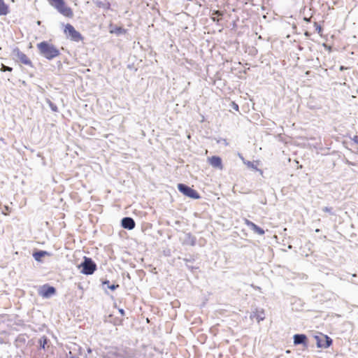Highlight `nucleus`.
<instances>
[{
  "label": "nucleus",
  "instance_id": "f257e3e1",
  "mask_svg": "<svg viewBox=\"0 0 358 358\" xmlns=\"http://www.w3.org/2000/svg\"><path fill=\"white\" fill-rule=\"evenodd\" d=\"M38 54L48 61H52L61 55L59 48L48 41H42L36 44Z\"/></svg>",
  "mask_w": 358,
  "mask_h": 358
},
{
  "label": "nucleus",
  "instance_id": "f03ea898",
  "mask_svg": "<svg viewBox=\"0 0 358 358\" xmlns=\"http://www.w3.org/2000/svg\"><path fill=\"white\" fill-rule=\"evenodd\" d=\"M78 268L80 270L81 273L90 275H92L96 271L97 265L91 257L85 256L83 261L79 264Z\"/></svg>",
  "mask_w": 358,
  "mask_h": 358
},
{
  "label": "nucleus",
  "instance_id": "7ed1b4c3",
  "mask_svg": "<svg viewBox=\"0 0 358 358\" xmlns=\"http://www.w3.org/2000/svg\"><path fill=\"white\" fill-rule=\"evenodd\" d=\"M177 189L183 196L191 199L197 200L201 198L200 194L194 189L185 183H178Z\"/></svg>",
  "mask_w": 358,
  "mask_h": 358
},
{
  "label": "nucleus",
  "instance_id": "20e7f679",
  "mask_svg": "<svg viewBox=\"0 0 358 358\" xmlns=\"http://www.w3.org/2000/svg\"><path fill=\"white\" fill-rule=\"evenodd\" d=\"M316 341V347L321 349H327L333 345V339L327 334L318 332L313 336Z\"/></svg>",
  "mask_w": 358,
  "mask_h": 358
},
{
  "label": "nucleus",
  "instance_id": "39448f33",
  "mask_svg": "<svg viewBox=\"0 0 358 358\" xmlns=\"http://www.w3.org/2000/svg\"><path fill=\"white\" fill-rule=\"evenodd\" d=\"M11 57L15 62H20L30 67H34L31 59L28 58V57L24 52H22L18 47H15L13 48L11 52Z\"/></svg>",
  "mask_w": 358,
  "mask_h": 358
},
{
  "label": "nucleus",
  "instance_id": "423d86ee",
  "mask_svg": "<svg viewBox=\"0 0 358 358\" xmlns=\"http://www.w3.org/2000/svg\"><path fill=\"white\" fill-rule=\"evenodd\" d=\"M64 33L68 38L73 42L82 41L84 39L83 35L69 23L64 26Z\"/></svg>",
  "mask_w": 358,
  "mask_h": 358
},
{
  "label": "nucleus",
  "instance_id": "0eeeda50",
  "mask_svg": "<svg viewBox=\"0 0 358 358\" xmlns=\"http://www.w3.org/2000/svg\"><path fill=\"white\" fill-rule=\"evenodd\" d=\"M103 358H124L122 352L114 346L106 347L101 353Z\"/></svg>",
  "mask_w": 358,
  "mask_h": 358
},
{
  "label": "nucleus",
  "instance_id": "6e6552de",
  "mask_svg": "<svg viewBox=\"0 0 358 358\" xmlns=\"http://www.w3.org/2000/svg\"><path fill=\"white\" fill-rule=\"evenodd\" d=\"M293 345L294 346L302 345L303 350H307L309 347V339L305 334H295L293 337Z\"/></svg>",
  "mask_w": 358,
  "mask_h": 358
},
{
  "label": "nucleus",
  "instance_id": "1a4fd4ad",
  "mask_svg": "<svg viewBox=\"0 0 358 358\" xmlns=\"http://www.w3.org/2000/svg\"><path fill=\"white\" fill-rule=\"evenodd\" d=\"M56 293V288L48 283L41 286L38 291V294L44 299H49L51 296L55 295Z\"/></svg>",
  "mask_w": 358,
  "mask_h": 358
},
{
  "label": "nucleus",
  "instance_id": "9d476101",
  "mask_svg": "<svg viewBox=\"0 0 358 358\" xmlns=\"http://www.w3.org/2000/svg\"><path fill=\"white\" fill-rule=\"evenodd\" d=\"M207 161L208 164L214 169L218 170H222L224 169L222 159L218 155H213L211 157H208Z\"/></svg>",
  "mask_w": 358,
  "mask_h": 358
},
{
  "label": "nucleus",
  "instance_id": "9b49d317",
  "mask_svg": "<svg viewBox=\"0 0 358 358\" xmlns=\"http://www.w3.org/2000/svg\"><path fill=\"white\" fill-rule=\"evenodd\" d=\"M51 256V253L46 250H39V249H34L32 252V257L34 259V260L37 262L42 263L43 262V258L45 257H50Z\"/></svg>",
  "mask_w": 358,
  "mask_h": 358
},
{
  "label": "nucleus",
  "instance_id": "f8f14e48",
  "mask_svg": "<svg viewBox=\"0 0 358 358\" xmlns=\"http://www.w3.org/2000/svg\"><path fill=\"white\" fill-rule=\"evenodd\" d=\"M120 226L124 229L132 230L136 227V222L131 217H124L120 221Z\"/></svg>",
  "mask_w": 358,
  "mask_h": 358
},
{
  "label": "nucleus",
  "instance_id": "ddd939ff",
  "mask_svg": "<svg viewBox=\"0 0 358 358\" xmlns=\"http://www.w3.org/2000/svg\"><path fill=\"white\" fill-rule=\"evenodd\" d=\"M57 10L66 17L71 18L73 13L71 7L66 6V3L56 8Z\"/></svg>",
  "mask_w": 358,
  "mask_h": 358
},
{
  "label": "nucleus",
  "instance_id": "4468645a",
  "mask_svg": "<svg viewBox=\"0 0 358 358\" xmlns=\"http://www.w3.org/2000/svg\"><path fill=\"white\" fill-rule=\"evenodd\" d=\"M120 285L116 283L110 284V281L108 279L101 280V287L104 290L106 294H108L107 289H110L113 292L116 290Z\"/></svg>",
  "mask_w": 358,
  "mask_h": 358
},
{
  "label": "nucleus",
  "instance_id": "2eb2a0df",
  "mask_svg": "<svg viewBox=\"0 0 358 358\" xmlns=\"http://www.w3.org/2000/svg\"><path fill=\"white\" fill-rule=\"evenodd\" d=\"M182 244L183 245L195 246L196 244V238L190 232L185 233V238Z\"/></svg>",
  "mask_w": 358,
  "mask_h": 358
},
{
  "label": "nucleus",
  "instance_id": "dca6fc26",
  "mask_svg": "<svg viewBox=\"0 0 358 358\" xmlns=\"http://www.w3.org/2000/svg\"><path fill=\"white\" fill-rule=\"evenodd\" d=\"M50 343V339L46 336H41L38 340V350H43L44 351L48 350L50 346L48 345V343Z\"/></svg>",
  "mask_w": 358,
  "mask_h": 358
},
{
  "label": "nucleus",
  "instance_id": "f3484780",
  "mask_svg": "<svg viewBox=\"0 0 358 358\" xmlns=\"http://www.w3.org/2000/svg\"><path fill=\"white\" fill-rule=\"evenodd\" d=\"M29 336L26 334H21L15 340V344L17 348H22L25 345Z\"/></svg>",
  "mask_w": 358,
  "mask_h": 358
},
{
  "label": "nucleus",
  "instance_id": "a211bd4d",
  "mask_svg": "<svg viewBox=\"0 0 358 358\" xmlns=\"http://www.w3.org/2000/svg\"><path fill=\"white\" fill-rule=\"evenodd\" d=\"M109 31L110 34H115L117 36H120L126 34L127 33V29L116 25L113 27L112 24H110Z\"/></svg>",
  "mask_w": 358,
  "mask_h": 358
},
{
  "label": "nucleus",
  "instance_id": "6ab92c4d",
  "mask_svg": "<svg viewBox=\"0 0 358 358\" xmlns=\"http://www.w3.org/2000/svg\"><path fill=\"white\" fill-rule=\"evenodd\" d=\"M94 3L97 7H99L100 8H103L104 10H109L111 9L110 3L106 0H103V1L97 0V1H94Z\"/></svg>",
  "mask_w": 358,
  "mask_h": 358
},
{
  "label": "nucleus",
  "instance_id": "aec40b11",
  "mask_svg": "<svg viewBox=\"0 0 358 358\" xmlns=\"http://www.w3.org/2000/svg\"><path fill=\"white\" fill-rule=\"evenodd\" d=\"M250 317L251 318L255 317L257 322H260L261 321H263L265 319V314H264V310L262 309L261 311H259L257 310L256 311L251 313Z\"/></svg>",
  "mask_w": 358,
  "mask_h": 358
},
{
  "label": "nucleus",
  "instance_id": "412c9836",
  "mask_svg": "<svg viewBox=\"0 0 358 358\" xmlns=\"http://www.w3.org/2000/svg\"><path fill=\"white\" fill-rule=\"evenodd\" d=\"M9 6L3 0H0V15H6L9 13Z\"/></svg>",
  "mask_w": 358,
  "mask_h": 358
},
{
  "label": "nucleus",
  "instance_id": "4be33fe9",
  "mask_svg": "<svg viewBox=\"0 0 358 358\" xmlns=\"http://www.w3.org/2000/svg\"><path fill=\"white\" fill-rule=\"evenodd\" d=\"M243 160V163L247 165V166L250 169H252L256 171H258L261 175H263V171L257 167V165L254 164V162L250 161H245L243 157H241Z\"/></svg>",
  "mask_w": 358,
  "mask_h": 358
},
{
  "label": "nucleus",
  "instance_id": "5701e85b",
  "mask_svg": "<svg viewBox=\"0 0 358 358\" xmlns=\"http://www.w3.org/2000/svg\"><path fill=\"white\" fill-rule=\"evenodd\" d=\"M55 9L65 3L64 0H48Z\"/></svg>",
  "mask_w": 358,
  "mask_h": 358
},
{
  "label": "nucleus",
  "instance_id": "b1692460",
  "mask_svg": "<svg viewBox=\"0 0 358 358\" xmlns=\"http://www.w3.org/2000/svg\"><path fill=\"white\" fill-rule=\"evenodd\" d=\"M46 103L48 104L52 112L57 113L59 111L57 106L51 101L49 99H46Z\"/></svg>",
  "mask_w": 358,
  "mask_h": 358
},
{
  "label": "nucleus",
  "instance_id": "393cba45",
  "mask_svg": "<svg viewBox=\"0 0 358 358\" xmlns=\"http://www.w3.org/2000/svg\"><path fill=\"white\" fill-rule=\"evenodd\" d=\"M252 231L259 236H263L265 234L264 229L257 224L255 225Z\"/></svg>",
  "mask_w": 358,
  "mask_h": 358
},
{
  "label": "nucleus",
  "instance_id": "a878e982",
  "mask_svg": "<svg viewBox=\"0 0 358 358\" xmlns=\"http://www.w3.org/2000/svg\"><path fill=\"white\" fill-rule=\"evenodd\" d=\"M185 266L188 270H189L192 273H194L196 271L199 269V266H194L188 264H185Z\"/></svg>",
  "mask_w": 358,
  "mask_h": 358
},
{
  "label": "nucleus",
  "instance_id": "bb28decb",
  "mask_svg": "<svg viewBox=\"0 0 358 358\" xmlns=\"http://www.w3.org/2000/svg\"><path fill=\"white\" fill-rule=\"evenodd\" d=\"M182 260L185 262V264H189V263H193L195 261V258L193 255H189V257H185L182 259Z\"/></svg>",
  "mask_w": 358,
  "mask_h": 358
},
{
  "label": "nucleus",
  "instance_id": "cd10ccee",
  "mask_svg": "<svg viewBox=\"0 0 358 358\" xmlns=\"http://www.w3.org/2000/svg\"><path fill=\"white\" fill-rule=\"evenodd\" d=\"M0 70L2 72H6V71L11 72L13 71V68L2 64Z\"/></svg>",
  "mask_w": 358,
  "mask_h": 358
},
{
  "label": "nucleus",
  "instance_id": "c85d7f7f",
  "mask_svg": "<svg viewBox=\"0 0 358 358\" xmlns=\"http://www.w3.org/2000/svg\"><path fill=\"white\" fill-rule=\"evenodd\" d=\"M322 211L328 213L331 215H335L334 212L333 211V208L331 207L325 206L322 208Z\"/></svg>",
  "mask_w": 358,
  "mask_h": 358
},
{
  "label": "nucleus",
  "instance_id": "c756f323",
  "mask_svg": "<svg viewBox=\"0 0 358 358\" xmlns=\"http://www.w3.org/2000/svg\"><path fill=\"white\" fill-rule=\"evenodd\" d=\"M314 27H315V31L318 33V34H321L323 31V28L317 22H315L314 23Z\"/></svg>",
  "mask_w": 358,
  "mask_h": 358
},
{
  "label": "nucleus",
  "instance_id": "7c9ffc66",
  "mask_svg": "<svg viewBox=\"0 0 358 358\" xmlns=\"http://www.w3.org/2000/svg\"><path fill=\"white\" fill-rule=\"evenodd\" d=\"M245 224L252 231L253 230L254 227L256 225L255 223L248 220H245Z\"/></svg>",
  "mask_w": 358,
  "mask_h": 358
},
{
  "label": "nucleus",
  "instance_id": "2f4dec72",
  "mask_svg": "<svg viewBox=\"0 0 358 358\" xmlns=\"http://www.w3.org/2000/svg\"><path fill=\"white\" fill-rule=\"evenodd\" d=\"M229 106L232 109L235 110L236 111L239 110V106L235 101H231Z\"/></svg>",
  "mask_w": 358,
  "mask_h": 358
},
{
  "label": "nucleus",
  "instance_id": "473e14b6",
  "mask_svg": "<svg viewBox=\"0 0 358 358\" xmlns=\"http://www.w3.org/2000/svg\"><path fill=\"white\" fill-rule=\"evenodd\" d=\"M74 351H78L80 355H82V348L76 344H73V348H72Z\"/></svg>",
  "mask_w": 358,
  "mask_h": 358
},
{
  "label": "nucleus",
  "instance_id": "72a5a7b5",
  "mask_svg": "<svg viewBox=\"0 0 358 358\" xmlns=\"http://www.w3.org/2000/svg\"><path fill=\"white\" fill-rule=\"evenodd\" d=\"M351 140L355 143H356L357 145H358V136L357 135H355L352 138H350Z\"/></svg>",
  "mask_w": 358,
  "mask_h": 358
},
{
  "label": "nucleus",
  "instance_id": "f704fd0d",
  "mask_svg": "<svg viewBox=\"0 0 358 358\" xmlns=\"http://www.w3.org/2000/svg\"><path fill=\"white\" fill-rule=\"evenodd\" d=\"M118 311L122 316L125 315V310L123 308H119Z\"/></svg>",
  "mask_w": 358,
  "mask_h": 358
},
{
  "label": "nucleus",
  "instance_id": "c9c22d12",
  "mask_svg": "<svg viewBox=\"0 0 358 358\" xmlns=\"http://www.w3.org/2000/svg\"><path fill=\"white\" fill-rule=\"evenodd\" d=\"M69 354L71 355V350L69 351ZM66 358H79V357L77 355H71L70 357H68L66 355Z\"/></svg>",
  "mask_w": 358,
  "mask_h": 358
},
{
  "label": "nucleus",
  "instance_id": "e433bc0d",
  "mask_svg": "<svg viewBox=\"0 0 358 358\" xmlns=\"http://www.w3.org/2000/svg\"><path fill=\"white\" fill-rule=\"evenodd\" d=\"M308 107L310 109H315V108H316V107L315 106H313V104H311L310 103H308Z\"/></svg>",
  "mask_w": 358,
  "mask_h": 358
},
{
  "label": "nucleus",
  "instance_id": "4c0bfd02",
  "mask_svg": "<svg viewBox=\"0 0 358 358\" xmlns=\"http://www.w3.org/2000/svg\"><path fill=\"white\" fill-rule=\"evenodd\" d=\"M339 69L341 71H343L347 69V67H345V66H340Z\"/></svg>",
  "mask_w": 358,
  "mask_h": 358
},
{
  "label": "nucleus",
  "instance_id": "58836bf2",
  "mask_svg": "<svg viewBox=\"0 0 358 358\" xmlns=\"http://www.w3.org/2000/svg\"><path fill=\"white\" fill-rule=\"evenodd\" d=\"M57 66H58V67H59V68L62 67V62H61V61H58V62H57Z\"/></svg>",
  "mask_w": 358,
  "mask_h": 358
},
{
  "label": "nucleus",
  "instance_id": "ea45409f",
  "mask_svg": "<svg viewBox=\"0 0 358 358\" xmlns=\"http://www.w3.org/2000/svg\"><path fill=\"white\" fill-rule=\"evenodd\" d=\"M304 35L307 37H309L310 36V33L308 31H306Z\"/></svg>",
  "mask_w": 358,
  "mask_h": 358
},
{
  "label": "nucleus",
  "instance_id": "a19ab883",
  "mask_svg": "<svg viewBox=\"0 0 358 358\" xmlns=\"http://www.w3.org/2000/svg\"><path fill=\"white\" fill-rule=\"evenodd\" d=\"M125 276H126V278H127L128 279H129V280L131 279V275H130V274H129V273H127L125 274Z\"/></svg>",
  "mask_w": 358,
  "mask_h": 358
},
{
  "label": "nucleus",
  "instance_id": "79ce46f5",
  "mask_svg": "<svg viewBox=\"0 0 358 358\" xmlns=\"http://www.w3.org/2000/svg\"><path fill=\"white\" fill-rule=\"evenodd\" d=\"M164 255L166 256H169L170 255V250H168L167 252H164Z\"/></svg>",
  "mask_w": 358,
  "mask_h": 358
},
{
  "label": "nucleus",
  "instance_id": "37998d69",
  "mask_svg": "<svg viewBox=\"0 0 358 358\" xmlns=\"http://www.w3.org/2000/svg\"><path fill=\"white\" fill-rule=\"evenodd\" d=\"M5 209H6L7 211H10V208L9 206H5Z\"/></svg>",
  "mask_w": 358,
  "mask_h": 358
},
{
  "label": "nucleus",
  "instance_id": "c03bdc74",
  "mask_svg": "<svg viewBox=\"0 0 358 358\" xmlns=\"http://www.w3.org/2000/svg\"><path fill=\"white\" fill-rule=\"evenodd\" d=\"M87 350L89 354L92 352V350L90 348H88Z\"/></svg>",
  "mask_w": 358,
  "mask_h": 358
},
{
  "label": "nucleus",
  "instance_id": "a18cd8bd",
  "mask_svg": "<svg viewBox=\"0 0 358 358\" xmlns=\"http://www.w3.org/2000/svg\"><path fill=\"white\" fill-rule=\"evenodd\" d=\"M304 20H305V21H306V22H310V21H309V18H307V17H304Z\"/></svg>",
  "mask_w": 358,
  "mask_h": 358
},
{
  "label": "nucleus",
  "instance_id": "49530a36",
  "mask_svg": "<svg viewBox=\"0 0 358 358\" xmlns=\"http://www.w3.org/2000/svg\"><path fill=\"white\" fill-rule=\"evenodd\" d=\"M299 50H303V48H302V47H301V46H299Z\"/></svg>",
  "mask_w": 358,
  "mask_h": 358
},
{
  "label": "nucleus",
  "instance_id": "de8ad7c7",
  "mask_svg": "<svg viewBox=\"0 0 358 358\" xmlns=\"http://www.w3.org/2000/svg\"><path fill=\"white\" fill-rule=\"evenodd\" d=\"M127 68H129V69H131V65L129 64V65L127 66Z\"/></svg>",
  "mask_w": 358,
  "mask_h": 358
},
{
  "label": "nucleus",
  "instance_id": "09e8293b",
  "mask_svg": "<svg viewBox=\"0 0 358 358\" xmlns=\"http://www.w3.org/2000/svg\"><path fill=\"white\" fill-rule=\"evenodd\" d=\"M31 342V341H27V345H29V343Z\"/></svg>",
  "mask_w": 358,
  "mask_h": 358
}]
</instances>
